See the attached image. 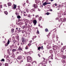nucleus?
Wrapping results in <instances>:
<instances>
[{
	"instance_id": "13d9d810",
	"label": "nucleus",
	"mask_w": 66,
	"mask_h": 66,
	"mask_svg": "<svg viewBox=\"0 0 66 66\" xmlns=\"http://www.w3.org/2000/svg\"><path fill=\"white\" fill-rule=\"evenodd\" d=\"M26 2L27 3H28V0H27L26 1Z\"/></svg>"
},
{
	"instance_id": "a211bd4d",
	"label": "nucleus",
	"mask_w": 66,
	"mask_h": 66,
	"mask_svg": "<svg viewBox=\"0 0 66 66\" xmlns=\"http://www.w3.org/2000/svg\"><path fill=\"white\" fill-rule=\"evenodd\" d=\"M15 54H13L12 56H11V57H13L14 58L15 56Z\"/></svg>"
},
{
	"instance_id": "8fccbe9b",
	"label": "nucleus",
	"mask_w": 66,
	"mask_h": 66,
	"mask_svg": "<svg viewBox=\"0 0 66 66\" xmlns=\"http://www.w3.org/2000/svg\"><path fill=\"white\" fill-rule=\"evenodd\" d=\"M55 4H54L53 5V7H55Z\"/></svg>"
},
{
	"instance_id": "4c0bfd02",
	"label": "nucleus",
	"mask_w": 66,
	"mask_h": 66,
	"mask_svg": "<svg viewBox=\"0 0 66 66\" xmlns=\"http://www.w3.org/2000/svg\"><path fill=\"white\" fill-rule=\"evenodd\" d=\"M55 34H54V35H53V38H54V37H55Z\"/></svg>"
},
{
	"instance_id": "cd10ccee",
	"label": "nucleus",
	"mask_w": 66,
	"mask_h": 66,
	"mask_svg": "<svg viewBox=\"0 0 66 66\" xmlns=\"http://www.w3.org/2000/svg\"><path fill=\"white\" fill-rule=\"evenodd\" d=\"M45 32H48V29L47 28H46L45 30Z\"/></svg>"
},
{
	"instance_id": "a878e982",
	"label": "nucleus",
	"mask_w": 66,
	"mask_h": 66,
	"mask_svg": "<svg viewBox=\"0 0 66 66\" xmlns=\"http://www.w3.org/2000/svg\"><path fill=\"white\" fill-rule=\"evenodd\" d=\"M4 12L5 13V14H6V15H7V14H8V13H7V11H6L5 12Z\"/></svg>"
},
{
	"instance_id": "603ef678",
	"label": "nucleus",
	"mask_w": 66,
	"mask_h": 66,
	"mask_svg": "<svg viewBox=\"0 0 66 66\" xmlns=\"http://www.w3.org/2000/svg\"><path fill=\"white\" fill-rule=\"evenodd\" d=\"M28 17H31V15H30V14H29V15H28Z\"/></svg>"
},
{
	"instance_id": "b1692460",
	"label": "nucleus",
	"mask_w": 66,
	"mask_h": 66,
	"mask_svg": "<svg viewBox=\"0 0 66 66\" xmlns=\"http://www.w3.org/2000/svg\"><path fill=\"white\" fill-rule=\"evenodd\" d=\"M26 11L27 13L29 12V9L27 8L26 9Z\"/></svg>"
},
{
	"instance_id": "a18cd8bd",
	"label": "nucleus",
	"mask_w": 66,
	"mask_h": 66,
	"mask_svg": "<svg viewBox=\"0 0 66 66\" xmlns=\"http://www.w3.org/2000/svg\"><path fill=\"white\" fill-rule=\"evenodd\" d=\"M4 6H6V7H7V6H6V4H5L4 5Z\"/></svg>"
},
{
	"instance_id": "20e7f679",
	"label": "nucleus",
	"mask_w": 66,
	"mask_h": 66,
	"mask_svg": "<svg viewBox=\"0 0 66 66\" xmlns=\"http://www.w3.org/2000/svg\"><path fill=\"white\" fill-rule=\"evenodd\" d=\"M57 48V46L55 45L53 46V50H56Z\"/></svg>"
},
{
	"instance_id": "6e6d98bb",
	"label": "nucleus",
	"mask_w": 66,
	"mask_h": 66,
	"mask_svg": "<svg viewBox=\"0 0 66 66\" xmlns=\"http://www.w3.org/2000/svg\"><path fill=\"white\" fill-rule=\"evenodd\" d=\"M51 4V3H47V4Z\"/></svg>"
},
{
	"instance_id": "052dcab7",
	"label": "nucleus",
	"mask_w": 66,
	"mask_h": 66,
	"mask_svg": "<svg viewBox=\"0 0 66 66\" xmlns=\"http://www.w3.org/2000/svg\"><path fill=\"white\" fill-rule=\"evenodd\" d=\"M55 6H57V5H56V3H55Z\"/></svg>"
},
{
	"instance_id": "f8f14e48",
	"label": "nucleus",
	"mask_w": 66,
	"mask_h": 66,
	"mask_svg": "<svg viewBox=\"0 0 66 66\" xmlns=\"http://www.w3.org/2000/svg\"><path fill=\"white\" fill-rule=\"evenodd\" d=\"M18 50H20V51L21 50V51H23V50H22V48L20 47H19L18 49Z\"/></svg>"
},
{
	"instance_id": "864d4df0",
	"label": "nucleus",
	"mask_w": 66,
	"mask_h": 66,
	"mask_svg": "<svg viewBox=\"0 0 66 66\" xmlns=\"http://www.w3.org/2000/svg\"><path fill=\"white\" fill-rule=\"evenodd\" d=\"M32 40H31L30 41H29L30 43H32Z\"/></svg>"
},
{
	"instance_id": "ddd939ff",
	"label": "nucleus",
	"mask_w": 66,
	"mask_h": 66,
	"mask_svg": "<svg viewBox=\"0 0 66 66\" xmlns=\"http://www.w3.org/2000/svg\"><path fill=\"white\" fill-rule=\"evenodd\" d=\"M47 48H48V49H51V46H50L49 45H47V47H46Z\"/></svg>"
},
{
	"instance_id": "338daca9",
	"label": "nucleus",
	"mask_w": 66,
	"mask_h": 66,
	"mask_svg": "<svg viewBox=\"0 0 66 66\" xmlns=\"http://www.w3.org/2000/svg\"><path fill=\"white\" fill-rule=\"evenodd\" d=\"M43 59H44V60H45V59L44 57L43 58Z\"/></svg>"
},
{
	"instance_id": "6e6552de",
	"label": "nucleus",
	"mask_w": 66,
	"mask_h": 66,
	"mask_svg": "<svg viewBox=\"0 0 66 66\" xmlns=\"http://www.w3.org/2000/svg\"><path fill=\"white\" fill-rule=\"evenodd\" d=\"M10 41H9V40H8L7 42V43H6V44H5V46H6V47H7V46H8V45L10 44Z\"/></svg>"
},
{
	"instance_id": "bf43d9fd",
	"label": "nucleus",
	"mask_w": 66,
	"mask_h": 66,
	"mask_svg": "<svg viewBox=\"0 0 66 66\" xmlns=\"http://www.w3.org/2000/svg\"><path fill=\"white\" fill-rule=\"evenodd\" d=\"M39 16L38 15H36L35 17H38Z\"/></svg>"
},
{
	"instance_id": "3c124183",
	"label": "nucleus",
	"mask_w": 66,
	"mask_h": 66,
	"mask_svg": "<svg viewBox=\"0 0 66 66\" xmlns=\"http://www.w3.org/2000/svg\"><path fill=\"white\" fill-rule=\"evenodd\" d=\"M28 65L29 66H31V64L30 63H29Z\"/></svg>"
},
{
	"instance_id": "680f3d73",
	"label": "nucleus",
	"mask_w": 66,
	"mask_h": 66,
	"mask_svg": "<svg viewBox=\"0 0 66 66\" xmlns=\"http://www.w3.org/2000/svg\"><path fill=\"white\" fill-rule=\"evenodd\" d=\"M42 48H41V49H42V50H43V46H42Z\"/></svg>"
},
{
	"instance_id": "aec40b11",
	"label": "nucleus",
	"mask_w": 66,
	"mask_h": 66,
	"mask_svg": "<svg viewBox=\"0 0 66 66\" xmlns=\"http://www.w3.org/2000/svg\"><path fill=\"white\" fill-rule=\"evenodd\" d=\"M27 28V26H25L24 25L23 26V29H25V28Z\"/></svg>"
},
{
	"instance_id": "49530a36",
	"label": "nucleus",
	"mask_w": 66,
	"mask_h": 66,
	"mask_svg": "<svg viewBox=\"0 0 66 66\" xmlns=\"http://www.w3.org/2000/svg\"><path fill=\"white\" fill-rule=\"evenodd\" d=\"M49 11H50L52 12V10L51 9H50V10H49Z\"/></svg>"
},
{
	"instance_id": "69168bd1",
	"label": "nucleus",
	"mask_w": 66,
	"mask_h": 66,
	"mask_svg": "<svg viewBox=\"0 0 66 66\" xmlns=\"http://www.w3.org/2000/svg\"><path fill=\"white\" fill-rule=\"evenodd\" d=\"M51 59H52V60H53V57H52Z\"/></svg>"
},
{
	"instance_id": "7c9ffc66",
	"label": "nucleus",
	"mask_w": 66,
	"mask_h": 66,
	"mask_svg": "<svg viewBox=\"0 0 66 66\" xmlns=\"http://www.w3.org/2000/svg\"><path fill=\"white\" fill-rule=\"evenodd\" d=\"M1 61H3V62H4V59H2V60H1Z\"/></svg>"
},
{
	"instance_id": "79ce46f5",
	"label": "nucleus",
	"mask_w": 66,
	"mask_h": 66,
	"mask_svg": "<svg viewBox=\"0 0 66 66\" xmlns=\"http://www.w3.org/2000/svg\"><path fill=\"white\" fill-rule=\"evenodd\" d=\"M0 7H1V8H2V5H0Z\"/></svg>"
},
{
	"instance_id": "58836bf2",
	"label": "nucleus",
	"mask_w": 66,
	"mask_h": 66,
	"mask_svg": "<svg viewBox=\"0 0 66 66\" xmlns=\"http://www.w3.org/2000/svg\"><path fill=\"white\" fill-rule=\"evenodd\" d=\"M38 55L39 56V57H40L41 56H40V54H38Z\"/></svg>"
},
{
	"instance_id": "0eeeda50",
	"label": "nucleus",
	"mask_w": 66,
	"mask_h": 66,
	"mask_svg": "<svg viewBox=\"0 0 66 66\" xmlns=\"http://www.w3.org/2000/svg\"><path fill=\"white\" fill-rule=\"evenodd\" d=\"M26 42V41L24 39H22V43H21L22 45H24V43Z\"/></svg>"
},
{
	"instance_id": "c756f323",
	"label": "nucleus",
	"mask_w": 66,
	"mask_h": 66,
	"mask_svg": "<svg viewBox=\"0 0 66 66\" xmlns=\"http://www.w3.org/2000/svg\"><path fill=\"white\" fill-rule=\"evenodd\" d=\"M9 65L7 63H6L5 64V66H8Z\"/></svg>"
},
{
	"instance_id": "774afa93",
	"label": "nucleus",
	"mask_w": 66,
	"mask_h": 66,
	"mask_svg": "<svg viewBox=\"0 0 66 66\" xmlns=\"http://www.w3.org/2000/svg\"><path fill=\"white\" fill-rule=\"evenodd\" d=\"M21 62H23V60H22L21 61Z\"/></svg>"
},
{
	"instance_id": "4be33fe9",
	"label": "nucleus",
	"mask_w": 66,
	"mask_h": 66,
	"mask_svg": "<svg viewBox=\"0 0 66 66\" xmlns=\"http://www.w3.org/2000/svg\"><path fill=\"white\" fill-rule=\"evenodd\" d=\"M42 17H40L38 19L40 21L42 19Z\"/></svg>"
},
{
	"instance_id": "423d86ee",
	"label": "nucleus",
	"mask_w": 66,
	"mask_h": 66,
	"mask_svg": "<svg viewBox=\"0 0 66 66\" xmlns=\"http://www.w3.org/2000/svg\"><path fill=\"white\" fill-rule=\"evenodd\" d=\"M33 23L34 24V26H35L36 24V23H37V21L36 20H33Z\"/></svg>"
},
{
	"instance_id": "f704fd0d",
	"label": "nucleus",
	"mask_w": 66,
	"mask_h": 66,
	"mask_svg": "<svg viewBox=\"0 0 66 66\" xmlns=\"http://www.w3.org/2000/svg\"><path fill=\"white\" fill-rule=\"evenodd\" d=\"M28 49V46H26L25 47V49Z\"/></svg>"
},
{
	"instance_id": "c9c22d12",
	"label": "nucleus",
	"mask_w": 66,
	"mask_h": 66,
	"mask_svg": "<svg viewBox=\"0 0 66 66\" xmlns=\"http://www.w3.org/2000/svg\"><path fill=\"white\" fill-rule=\"evenodd\" d=\"M37 33H38V34H39V31H38V29H37Z\"/></svg>"
},
{
	"instance_id": "9d476101",
	"label": "nucleus",
	"mask_w": 66,
	"mask_h": 66,
	"mask_svg": "<svg viewBox=\"0 0 66 66\" xmlns=\"http://www.w3.org/2000/svg\"><path fill=\"white\" fill-rule=\"evenodd\" d=\"M22 56H20L18 57L17 59L18 60H21L22 59Z\"/></svg>"
},
{
	"instance_id": "c85d7f7f",
	"label": "nucleus",
	"mask_w": 66,
	"mask_h": 66,
	"mask_svg": "<svg viewBox=\"0 0 66 66\" xmlns=\"http://www.w3.org/2000/svg\"><path fill=\"white\" fill-rule=\"evenodd\" d=\"M53 51H52V50H50V53H52V52H53Z\"/></svg>"
},
{
	"instance_id": "c03bdc74",
	"label": "nucleus",
	"mask_w": 66,
	"mask_h": 66,
	"mask_svg": "<svg viewBox=\"0 0 66 66\" xmlns=\"http://www.w3.org/2000/svg\"><path fill=\"white\" fill-rule=\"evenodd\" d=\"M2 66V63H0V66Z\"/></svg>"
},
{
	"instance_id": "e2e57ef3",
	"label": "nucleus",
	"mask_w": 66,
	"mask_h": 66,
	"mask_svg": "<svg viewBox=\"0 0 66 66\" xmlns=\"http://www.w3.org/2000/svg\"><path fill=\"white\" fill-rule=\"evenodd\" d=\"M25 4H26V3H24L23 4V5H24Z\"/></svg>"
},
{
	"instance_id": "9b49d317",
	"label": "nucleus",
	"mask_w": 66,
	"mask_h": 66,
	"mask_svg": "<svg viewBox=\"0 0 66 66\" xmlns=\"http://www.w3.org/2000/svg\"><path fill=\"white\" fill-rule=\"evenodd\" d=\"M34 7L35 8L34 9H37V8L38 7V6H37V5L35 4H34Z\"/></svg>"
},
{
	"instance_id": "f257e3e1",
	"label": "nucleus",
	"mask_w": 66,
	"mask_h": 66,
	"mask_svg": "<svg viewBox=\"0 0 66 66\" xmlns=\"http://www.w3.org/2000/svg\"><path fill=\"white\" fill-rule=\"evenodd\" d=\"M55 20H59V22H61H61H65V21H66V18H64V19H63V21H62V19H60L59 18H56V19H55Z\"/></svg>"
},
{
	"instance_id": "7ed1b4c3",
	"label": "nucleus",
	"mask_w": 66,
	"mask_h": 66,
	"mask_svg": "<svg viewBox=\"0 0 66 66\" xmlns=\"http://www.w3.org/2000/svg\"><path fill=\"white\" fill-rule=\"evenodd\" d=\"M27 62H29L30 61H31L32 60V58L30 56H28L27 57Z\"/></svg>"
},
{
	"instance_id": "393cba45",
	"label": "nucleus",
	"mask_w": 66,
	"mask_h": 66,
	"mask_svg": "<svg viewBox=\"0 0 66 66\" xmlns=\"http://www.w3.org/2000/svg\"><path fill=\"white\" fill-rule=\"evenodd\" d=\"M7 52L8 54H10V51H9V50H7Z\"/></svg>"
},
{
	"instance_id": "4d7b16f0",
	"label": "nucleus",
	"mask_w": 66,
	"mask_h": 66,
	"mask_svg": "<svg viewBox=\"0 0 66 66\" xmlns=\"http://www.w3.org/2000/svg\"><path fill=\"white\" fill-rule=\"evenodd\" d=\"M40 28H43V26H40Z\"/></svg>"
},
{
	"instance_id": "de8ad7c7",
	"label": "nucleus",
	"mask_w": 66,
	"mask_h": 66,
	"mask_svg": "<svg viewBox=\"0 0 66 66\" xmlns=\"http://www.w3.org/2000/svg\"><path fill=\"white\" fill-rule=\"evenodd\" d=\"M22 31V30H18V32H21Z\"/></svg>"
},
{
	"instance_id": "412c9836",
	"label": "nucleus",
	"mask_w": 66,
	"mask_h": 66,
	"mask_svg": "<svg viewBox=\"0 0 66 66\" xmlns=\"http://www.w3.org/2000/svg\"><path fill=\"white\" fill-rule=\"evenodd\" d=\"M23 23L22 22H20L19 23H18V24H19V25H21V24H23Z\"/></svg>"
},
{
	"instance_id": "f03ea898",
	"label": "nucleus",
	"mask_w": 66,
	"mask_h": 66,
	"mask_svg": "<svg viewBox=\"0 0 66 66\" xmlns=\"http://www.w3.org/2000/svg\"><path fill=\"white\" fill-rule=\"evenodd\" d=\"M23 20H24V22H25V25L26 26V27L27 26V24H27V23H26V22H29V20H28L27 19H23Z\"/></svg>"
},
{
	"instance_id": "f3484780",
	"label": "nucleus",
	"mask_w": 66,
	"mask_h": 66,
	"mask_svg": "<svg viewBox=\"0 0 66 66\" xmlns=\"http://www.w3.org/2000/svg\"><path fill=\"white\" fill-rule=\"evenodd\" d=\"M15 14H16L17 17H20V16L19 15V14H18V13L16 12L15 13Z\"/></svg>"
},
{
	"instance_id": "2f4dec72",
	"label": "nucleus",
	"mask_w": 66,
	"mask_h": 66,
	"mask_svg": "<svg viewBox=\"0 0 66 66\" xmlns=\"http://www.w3.org/2000/svg\"><path fill=\"white\" fill-rule=\"evenodd\" d=\"M46 43H47V42L46 41H45L44 44L45 45H46Z\"/></svg>"
},
{
	"instance_id": "e433bc0d",
	"label": "nucleus",
	"mask_w": 66,
	"mask_h": 66,
	"mask_svg": "<svg viewBox=\"0 0 66 66\" xmlns=\"http://www.w3.org/2000/svg\"><path fill=\"white\" fill-rule=\"evenodd\" d=\"M46 15H49V13L47 12L46 13Z\"/></svg>"
},
{
	"instance_id": "5701e85b",
	"label": "nucleus",
	"mask_w": 66,
	"mask_h": 66,
	"mask_svg": "<svg viewBox=\"0 0 66 66\" xmlns=\"http://www.w3.org/2000/svg\"><path fill=\"white\" fill-rule=\"evenodd\" d=\"M14 31V29H11V32L13 33Z\"/></svg>"
},
{
	"instance_id": "0e129e2a",
	"label": "nucleus",
	"mask_w": 66,
	"mask_h": 66,
	"mask_svg": "<svg viewBox=\"0 0 66 66\" xmlns=\"http://www.w3.org/2000/svg\"><path fill=\"white\" fill-rule=\"evenodd\" d=\"M52 57H53V54H51Z\"/></svg>"
},
{
	"instance_id": "dca6fc26",
	"label": "nucleus",
	"mask_w": 66,
	"mask_h": 66,
	"mask_svg": "<svg viewBox=\"0 0 66 66\" xmlns=\"http://www.w3.org/2000/svg\"><path fill=\"white\" fill-rule=\"evenodd\" d=\"M7 4H8L9 6H11V5H12V3L10 2L8 3Z\"/></svg>"
},
{
	"instance_id": "bb28decb",
	"label": "nucleus",
	"mask_w": 66,
	"mask_h": 66,
	"mask_svg": "<svg viewBox=\"0 0 66 66\" xmlns=\"http://www.w3.org/2000/svg\"><path fill=\"white\" fill-rule=\"evenodd\" d=\"M16 51V49H13L12 50V52H15V51Z\"/></svg>"
},
{
	"instance_id": "37998d69",
	"label": "nucleus",
	"mask_w": 66,
	"mask_h": 66,
	"mask_svg": "<svg viewBox=\"0 0 66 66\" xmlns=\"http://www.w3.org/2000/svg\"><path fill=\"white\" fill-rule=\"evenodd\" d=\"M27 35H26V36H25V34H24L23 35L24 36H25V37H27Z\"/></svg>"
},
{
	"instance_id": "1a4fd4ad",
	"label": "nucleus",
	"mask_w": 66,
	"mask_h": 66,
	"mask_svg": "<svg viewBox=\"0 0 66 66\" xmlns=\"http://www.w3.org/2000/svg\"><path fill=\"white\" fill-rule=\"evenodd\" d=\"M33 12H35V9L34 8L30 10L31 13H33Z\"/></svg>"
},
{
	"instance_id": "473e14b6",
	"label": "nucleus",
	"mask_w": 66,
	"mask_h": 66,
	"mask_svg": "<svg viewBox=\"0 0 66 66\" xmlns=\"http://www.w3.org/2000/svg\"><path fill=\"white\" fill-rule=\"evenodd\" d=\"M40 49H41V47H38V50H40Z\"/></svg>"
},
{
	"instance_id": "6ab92c4d",
	"label": "nucleus",
	"mask_w": 66,
	"mask_h": 66,
	"mask_svg": "<svg viewBox=\"0 0 66 66\" xmlns=\"http://www.w3.org/2000/svg\"><path fill=\"white\" fill-rule=\"evenodd\" d=\"M66 58V56L63 55L62 56V59H65Z\"/></svg>"
},
{
	"instance_id": "4468645a",
	"label": "nucleus",
	"mask_w": 66,
	"mask_h": 66,
	"mask_svg": "<svg viewBox=\"0 0 66 66\" xmlns=\"http://www.w3.org/2000/svg\"><path fill=\"white\" fill-rule=\"evenodd\" d=\"M47 5L46 2L44 3L43 4V5H44V6H45V5Z\"/></svg>"
},
{
	"instance_id": "09e8293b",
	"label": "nucleus",
	"mask_w": 66,
	"mask_h": 66,
	"mask_svg": "<svg viewBox=\"0 0 66 66\" xmlns=\"http://www.w3.org/2000/svg\"><path fill=\"white\" fill-rule=\"evenodd\" d=\"M8 40H9V41H10V40H11V38H9V39H8Z\"/></svg>"
},
{
	"instance_id": "a19ab883",
	"label": "nucleus",
	"mask_w": 66,
	"mask_h": 66,
	"mask_svg": "<svg viewBox=\"0 0 66 66\" xmlns=\"http://www.w3.org/2000/svg\"><path fill=\"white\" fill-rule=\"evenodd\" d=\"M17 18H18V19H20L21 18V17H17Z\"/></svg>"
},
{
	"instance_id": "5fc2aeb1",
	"label": "nucleus",
	"mask_w": 66,
	"mask_h": 66,
	"mask_svg": "<svg viewBox=\"0 0 66 66\" xmlns=\"http://www.w3.org/2000/svg\"><path fill=\"white\" fill-rule=\"evenodd\" d=\"M35 3H36L37 2V1L36 0H35Z\"/></svg>"
},
{
	"instance_id": "72a5a7b5",
	"label": "nucleus",
	"mask_w": 66,
	"mask_h": 66,
	"mask_svg": "<svg viewBox=\"0 0 66 66\" xmlns=\"http://www.w3.org/2000/svg\"><path fill=\"white\" fill-rule=\"evenodd\" d=\"M31 44L30 43H29L28 44V46H31Z\"/></svg>"
},
{
	"instance_id": "39448f33",
	"label": "nucleus",
	"mask_w": 66,
	"mask_h": 66,
	"mask_svg": "<svg viewBox=\"0 0 66 66\" xmlns=\"http://www.w3.org/2000/svg\"><path fill=\"white\" fill-rule=\"evenodd\" d=\"M22 33L23 34H25L26 35L27 34V31L25 30H22Z\"/></svg>"
},
{
	"instance_id": "2eb2a0df",
	"label": "nucleus",
	"mask_w": 66,
	"mask_h": 66,
	"mask_svg": "<svg viewBox=\"0 0 66 66\" xmlns=\"http://www.w3.org/2000/svg\"><path fill=\"white\" fill-rule=\"evenodd\" d=\"M13 9H16V6H17V5L15 4H13Z\"/></svg>"
},
{
	"instance_id": "ea45409f",
	"label": "nucleus",
	"mask_w": 66,
	"mask_h": 66,
	"mask_svg": "<svg viewBox=\"0 0 66 66\" xmlns=\"http://www.w3.org/2000/svg\"><path fill=\"white\" fill-rule=\"evenodd\" d=\"M50 33H49L48 34V35H47V36H50Z\"/></svg>"
}]
</instances>
